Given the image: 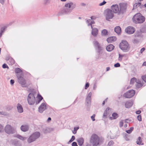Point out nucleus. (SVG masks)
I'll return each mask as SVG.
<instances>
[{"label": "nucleus", "mask_w": 146, "mask_h": 146, "mask_svg": "<svg viewBox=\"0 0 146 146\" xmlns=\"http://www.w3.org/2000/svg\"><path fill=\"white\" fill-rule=\"evenodd\" d=\"M72 146H78L76 143L75 142H73L72 143Z\"/></svg>", "instance_id": "57"}, {"label": "nucleus", "mask_w": 146, "mask_h": 146, "mask_svg": "<svg viewBox=\"0 0 146 146\" xmlns=\"http://www.w3.org/2000/svg\"><path fill=\"white\" fill-rule=\"evenodd\" d=\"M10 84L11 85H13L14 83V80H11L10 81Z\"/></svg>", "instance_id": "58"}, {"label": "nucleus", "mask_w": 146, "mask_h": 146, "mask_svg": "<svg viewBox=\"0 0 146 146\" xmlns=\"http://www.w3.org/2000/svg\"><path fill=\"white\" fill-rule=\"evenodd\" d=\"M137 118L138 120L139 121H141L142 119L141 115H138L137 116Z\"/></svg>", "instance_id": "49"}, {"label": "nucleus", "mask_w": 146, "mask_h": 146, "mask_svg": "<svg viewBox=\"0 0 146 146\" xmlns=\"http://www.w3.org/2000/svg\"><path fill=\"white\" fill-rule=\"evenodd\" d=\"M141 111L140 110H138V111H136L135 112L137 114H140L141 113Z\"/></svg>", "instance_id": "61"}, {"label": "nucleus", "mask_w": 146, "mask_h": 146, "mask_svg": "<svg viewBox=\"0 0 146 146\" xmlns=\"http://www.w3.org/2000/svg\"><path fill=\"white\" fill-rule=\"evenodd\" d=\"M135 82L136 83V84H139L141 83V80H139V79H136Z\"/></svg>", "instance_id": "56"}, {"label": "nucleus", "mask_w": 146, "mask_h": 146, "mask_svg": "<svg viewBox=\"0 0 146 146\" xmlns=\"http://www.w3.org/2000/svg\"><path fill=\"white\" fill-rule=\"evenodd\" d=\"M92 94L91 92H89L88 94V95L86 98H91V97L92 96Z\"/></svg>", "instance_id": "53"}, {"label": "nucleus", "mask_w": 146, "mask_h": 146, "mask_svg": "<svg viewBox=\"0 0 146 146\" xmlns=\"http://www.w3.org/2000/svg\"><path fill=\"white\" fill-rule=\"evenodd\" d=\"M145 17L140 13H136L132 18L133 22L135 24L143 23L145 21Z\"/></svg>", "instance_id": "2"}, {"label": "nucleus", "mask_w": 146, "mask_h": 146, "mask_svg": "<svg viewBox=\"0 0 146 146\" xmlns=\"http://www.w3.org/2000/svg\"><path fill=\"white\" fill-rule=\"evenodd\" d=\"M114 46L112 44H110L106 48V49L107 51L110 52L112 51L114 48Z\"/></svg>", "instance_id": "22"}, {"label": "nucleus", "mask_w": 146, "mask_h": 146, "mask_svg": "<svg viewBox=\"0 0 146 146\" xmlns=\"http://www.w3.org/2000/svg\"><path fill=\"white\" fill-rule=\"evenodd\" d=\"M145 50L144 48H142L140 50V52L142 53Z\"/></svg>", "instance_id": "60"}, {"label": "nucleus", "mask_w": 146, "mask_h": 146, "mask_svg": "<svg viewBox=\"0 0 146 146\" xmlns=\"http://www.w3.org/2000/svg\"><path fill=\"white\" fill-rule=\"evenodd\" d=\"M27 100L29 105H32L34 104L35 101V99L33 94L30 93L29 94Z\"/></svg>", "instance_id": "9"}, {"label": "nucleus", "mask_w": 146, "mask_h": 146, "mask_svg": "<svg viewBox=\"0 0 146 146\" xmlns=\"http://www.w3.org/2000/svg\"><path fill=\"white\" fill-rule=\"evenodd\" d=\"M77 141L79 145L82 146L84 143V139L83 138H80L78 139Z\"/></svg>", "instance_id": "23"}, {"label": "nucleus", "mask_w": 146, "mask_h": 146, "mask_svg": "<svg viewBox=\"0 0 146 146\" xmlns=\"http://www.w3.org/2000/svg\"><path fill=\"white\" fill-rule=\"evenodd\" d=\"M133 129V127H131L130 128V129L125 131L128 133L130 134L132 131Z\"/></svg>", "instance_id": "38"}, {"label": "nucleus", "mask_w": 146, "mask_h": 146, "mask_svg": "<svg viewBox=\"0 0 146 146\" xmlns=\"http://www.w3.org/2000/svg\"><path fill=\"white\" fill-rule=\"evenodd\" d=\"M138 42H139V40L137 38H135L133 41V42L134 43H137Z\"/></svg>", "instance_id": "50"}, {"label": "nucleus", "mask_w": 146, "mask_h": 146, "mask_svg": "<svg viewBox=\"0 0 146 146\" xmlns=\"http://www.w3.org/2000/svg\"><path fill=\"white\" fill-rule=\"evenodd\" d=\"M125 32L127 34H131L133 33L135 31L134 28L132 27H128L125 29Z\"/></svg>", "instance_id": "14"}, {"label": "nucleus", "mask_w": 146, "mask_h": 146, "mask_svg": "<svg viewBox=\"0 0 146 146\" xmlns=\"http://www.w3.org/2000/svg\"><path fill=\"white\" fill-rule=\"evenodd\" d=\"M2 67L4 68H9V67H8L7 65L6 64H4L3 65Z\"/></svg>", "instance_id": "52"}, {"label": "nucleus", "mask_w": 146, "mask_h": 146, "mask_svg": "<svg viewBox=\"0 0 146 146\" xmlns=\"http://www.w3.org/2000/svg\"><path fill=\"white\" fill-rule=\"evenodd\" d=\"M123 120H121L119 123V126L120 127H121L123 126Z\"/></svg>", "instance_id": "44"}, {"label": "nucleus", "mask_w": 146, "mask_h": 146, "mask_svg": "<svg viewBox=\"0 0 146 146\" xmlns=\"http://www.w3.org/2000/svg\"><path fill=\"white\" fill-rule=\"evenodd\" d=\"M141 3H136L134 5L133 8L135 9L139 7H141Z\"/></svg>", "instance_id": "31"}, {"label": "nucleus", "mask_w": 146, "mask_h": 146, "mask_svg": "<svg viewBox=\"0 0 146 146\" xmlns=\"http://www.w3.org/2000/svg\"><path fill=\"white\" fill-rule=\"evenodd\" d=\"M23 76H21L18 74L17 75V80L18 82L21 85L22 87H26V86L25 85L26 83V80L23 77Z\"/></svg>", "instance_id": "8"}, {"label": "nucleus", "mask_w": 146, "mask_h": 146, "mask_svg": "<svg viewBox=\"0 0 146 146\" xmlns=\"http://www.w3.org/2000/svg\"><path fill=\"white\" fill-rule=\"evenodd\" d=\"M6 28V27H4L1 28L0 31V37H1L3 33L5 31Z\"/></svg>", "instance_id": "25"}, {"label": "nucleus", "mask_w": 146, "mask_h": 146, "mask_svg": "<svg viewBox=\"0 0 146 146\" xmlns=\"http://www.w3.org/2000/svg\"><path fill=\"white\" fill-rule=\"evenodd\" d=\"M112 116L114 119H116L118 117V115L116 113H112Z\"/></svg>", "instance_id": "34"}, {"label": "nucleus", "mask_w": 146, "mask_h": 146, "mask_svg": "<svg viewBox=\"0 0 146 146\" xmlns=\"http://www.w3.org/2000/svg\"><path fill=\"white\" fill-rule=\"evenodd\" d=\"M142 139L140 137H139L137 139L136 143L138 145H143V143H142Z\"/></svg>", "instance_id": "24"}, {"label": "nucleus", "mask_w": 146, "mask_h": 146, "mask_svg": "<svg viewBox=\"0 0 146 146\" xmlns=\"http://www.w3.org/2000/svg\"><path fill=\"white\" fill-rule=\"evenodd\" d=\"M110 108H108L105 110L103 114V117H104V118L106 117L107 115V112L110 110Z\"/></svg>", "instance_id": "30"}, {"label": "nucleus", "mask_w": 146, "mask_h": 146, "mask_svg": "<svg viewBox=\"0 0 146 146\" xmlns=\"http://www.w3.org/2000/svg\"><path fill=\"white\" fill-rule=\"evenodd\" d=\"M0 114L3 115H8L7 112L5 111L0 112Z\"/></svg>", "instance_id": "45"}, {"label": "nucleus", "mask_w": 146, "mask_h": 146, "mask_svg": "<svg viewBox=\"0 0 146 146\" xmlns=\"http://www.w3.org/2000/svg\"><path fill=\"white\" fill-rule=\"evenodd\" d=\"M114 31L116 33L119 34L121 31V28L119 26H117L115 27Z\"/></svg>", "instance_id": "26"}, {"label": "nucleus", "mask_w": 146, "mask_h": 146, "mask_svg": "<svg viewBox=\"0 0 146 146\" xmlns=\"http://www.w3.org/2000/svg\"><path fill=\"white\" fill-rule=\"evenodd\" d=\"M114 66L115 67H119L120 66V64L119 63H117L114 64Z\"/></svg>", "instance_id": "54"}, {"label": "nucleus", "mask_w": 146, "mask_h": 146, "mask_svg": "<svg viewBox=\"0 0 146 146\" xmlns=\"http://www.w3.org/2000/svg\"><path fill=\"white\" fill-rule=\"evenodd\" d=\"M91 98H86V105L88 107H90V105Z\"/></svg>", "instance_id": "27"}, {"label": "nucleus", "mask_w": 146, "mask_h": 146, "mask_svg": "<svg viewBox=\"0 0 146 146\" xmlns=\"http://www.w3.org/2000/svg\"><path fill=\"white\" fill-rule=\"evenodd\" d=\"M40 133L39 132H35L30 135L27 140V141L29 143H30L35 141L40 137Z\"/></svg>", "instance_id": "4"}, {"label": "nucleus", "mask_w": 146, "mask_h": 146, "mask_svg": "<svg viewBox=\"0 0 146 146\" xmlns=\"http://www.w3.org/2000/svg\"><path fill=\"white\" fill-rule=\"evenodd\" d=\"M108 31L106 29H103L102 30L101 33L102 35L106 36L107 35Z\"/></svg>", "instance_id": "32"}, {"label": "nucleus", "mask_w": 146, "mask_h": 146, "mask_svg": "<svg viewBox=\"0 0 146 146\" xmlns=\"http://www.w3.org/2000/svg\"><path fill=\"white\" fill-rule=\"evenodd\" d=\"M119 48L124 52H128L130 48L129 45L126 40H122L119 45Z\"/></svg>", "instance_id": "5"}, {"label": "nucleus", "mask_w": 146, "mask_h": 146, "mask_svg": "<svg viewBox=\"0 0 146 146\" xmlns=\"http://www.w3.org/2000/svg\"><path fill=\"white\" fill-rule=\"evenodd\" d=\"M16 137L17 138H19V139L22 141H24L26 139V137H23L19 135H16Z\"/></svg>", "instance_id": "29"}, {"label": "nucleus", "mask_w": 146, "mask_h": 146, "mask_svg": "<svg viewBox=\"0 0 146 146\" xmlns=\"http://www.w3.org/2000/svg\"><path fill=\"white\" fill-rule=\"evenodd\" d=\"M21 130L24 132L27 131L29 129V126L27 125H22L21 127Z\"/></svg>", "instance_id": "20"}, {"label": "nucleus", "mask_w": 146, "mask_h": 146, "mask_svg": "<svg viewBox=\"0 0 146 146\" xmlns=\"http://www.w3.org/2000/svg\"><path fill=\"white\" fill-rule=\"evenodd\" d=\"M136 81V78H131L130 80V84H133Z\"/></svg>", "instance_id": "37"}, {"label": "nucleus", "mask_w": 146, "mask_h": 146, "mask_svg": "<svg viewBox=\"0 0 146 146\" xmlns=\"http://www.w3.org/2000/svg\"><path fill=\"white\" fill-rule=\"evenodd\" d=\"M104 139L100 138L96 134H92L90 139V143L93 146H97L102 143Z\"/></svg>", "instance_id": "1"}, {"label": "nucleus", "mask_w": 146, "mask_h": 146, "mask_svg": "<svg viewBox=\"0 0 146 146\" xmlns=\"http://www.w3.org/2000/svg\"><path fill=\"white\" fill-rule=\"evenodd\" d=\"M135 91L133 90H130L124 94V96L126 98H130L134 96Z\"/></svg>", "instance_id": "11"}, {"label": "nucleus", "mask_w": 146, "mask_h": 146, "mask_svg": "<svg viewBox=\"0 0 146 146\" xmlns=\"http://www.w3.org/2000/svg\"><path fill=\"white\" fill-rule=\"evenodd\" d=\"M133 105V102L132 101H129L126 102L125 104V107L126 108H129Z\"/></svg>", "instance_id": "19"}, {"label": "nucleus", "mask_w": 146, "mask_h": 146, "mask_svg": "<svg viewBox=\"0 0 146 146\" xmlns=\"http://www.w3.org/2000/svg\"><path fill=\"white\" fill-rule=\"evenodd\" d=\"M111 9L112 11L114 13H117L118 14H119V9L118 5L117 4L113 5L111 6Z\"/></svg>", "instance_id": "13"}, {"label": "nucleus", "mask_w": 146, "mask_h": 146, "mask_svg": "<svg viewBox=\"0 0 146 146\" xmlns=\"http://www.w3.org/2000/svg\"><path fill=\"white\" fill-rule=\"evenodd\" d=\"M104 14L107 20L111 19L114 16L112 10L109 9L106 10L104 11Z\"/></svg>", "instance_id": "7"}, {"label": "nucleus", "mask_w": 146, "mask_h": 146, "mask_svg": "<svg viewBox=\"0 0 146 146\" xmlns=\"http://www.w3.org/2000/svg\"><path fill=\"white\" fill-rule=\"evenodd\" d=\"M9 61L11 62V64H13L15 63V61L12 58H9Z\"/></svg>", "instance_id": "43"}, {"label": "nucleus", "mask_w": 146, "mask_h": 146, "mask_svg": "<svg viewBox=\"0 0 146 146\" xmlns=\"http://www.w3.org/2000/svg\"><path fill=\"white\" fill-rule=\"evenodd\" d=\"M51 129H52V128H49L48 127L46 128L45 129H43L42 131L44 133H47L49 131V130H50V131Z\"/></svg>", "instance_id": "35"}, {"label": "nucleus", "mask_w": 146, "mask_h": 146, "mask_svg": "<svg viewBox=\"0 0 146 146\" xmlns=\"http://www.w3.org/2000/svg\"><path fill=\"white\" fill-rule=\"evenodd\" d=\"M76 4L72 2L66 3L64 6V11L66 14H69L76 7Z\"/></svg>", "instance_id": "3"}, {"label": "nucleus", "mask_w": 146, "mask_h": 146, "mask_svg": "<svg viewBox=\"0 0 146 146\" xmlns=\"http://www.w3.org/2000/svg\"><path fill=\"white\" fill-rule=\"evenodd\" d=\"M37 98L38 99L40 100H42L43 99V97L39 94H38L37 95Z\"/></svg>", "instance_id": "47"}, {"label": "nucleus", "mask_w": 146, "mask_h": 146, "mask_svg": "<svg viewBox=\"0 0 146 146\" xmlns=\"http://www.w3.org/2000/svg\"><path fill=\"white\" fill-rule=\"evenodd\" d=\"M89 84L88 83H87L86 84L85 88V89H86L89 87Z\"/></svg>", "instance_id": "55"}, {"label": "nucleus", "mask_w": 146, "mask_h": 146, "mask_svg": "<svg viewBox=\"0 0 146 146\" xmlns=\"http://www.w3.org/2000/svg\"><path fill=\"white\" fill-rule=\"evenodd\" d=\"M142 80L146 83V75L142 76L141 77Z\"/></svg>", "instance_id": "48"}, {"label": "nucleus", "mask_w": 146, "mask_h": 146, "mask_svg": "<svg viewBox=\"0 0 146 146\" xmlns=\"http://www.w3.org/2000/svg\"><path fill=\"white\" fill-rule=\"evenodd\" d=\"M143 84L142 83L135 84L136 88H141L143 86Z\"/></svg>", "instance_id": "39"}, {"label": "nucleus", "mask_w": 146, "mask_h": 146, "mask_svg": "<svg viewBox=\"0 0 146 146\" xmlns=\"http://www.w3.org/2000/svg\"><path fill=\"white\" fill-rule=\"evenodd\" d=\"M91 29H92V34L94 36H97L98 33V30L96 28H93L92 26H91Z\"/></svg>", "instance_id": "16"}, {"label": "nucleus", "mask_w": 146, "mask_h": 146, "mask_svg": "<svg viewBox=\"0 0 146 146\" xmlns=\"http://www.w3.org/2000/svg\"><path fill=\"white\" fill-rule=\"evenodd\" d=\"M4 131L3 126L0 124V133H2Z\"/></svg>", "instance_id": "40"}, {"label": "nucleus", "mask_w": 146, "mask_h": 146, "mask_svg": "<svg viewBox=\"0 0 146 146\" xmlns=\"http://www.w3.org/2000/svg\"><path fill=\"white\" fill-rule=\"evenodd\" d=\"M116 38L115 36L110 37L107 39V41L108 43H112L116 40Z\"/></svg>", "instance_id": "17"}, {"label": "nucleus", "mask_w": 146, "mask_h": 146, "mask_svg": "<svg viewBox=\"0 0 146 146\" xmlns=\"http://www.w3.org/2000/svg\"><path fill=\"white\" fill-rule=\"evenodd\" d=\"M106 3V1H104L100 3L99 4V5L100 6L103 5L105 4Z\"/></svg>", "instance_id": "51"}, {"label": "nucleus", "mask_w": 146, "mask_h": 146, "mask_svg": "<svg viewBox=\"0 0 146 146\" xmlns=\"http://www.w3.org/2000/svg\"><path fill=\"white\" fill-rule=\"evenodd\" d=\"M75 139V137L74 136H72V137L69 140V141L68 142V143L69 144L70 143L72 142V141H73Z\"/></svg>", "instance_id": "41"}, {"label": "nucleus", "mask_w": 146, "mask_h": 146, "mask_svg": "<svg viewBox=\"0 0 146 146\" xmlns=\"http://www.w3.org/2000/svg\"><path fill=\"white\" fill-rule=\"evenodd\" d=\"M95 116V115H94L91 116V118L92 119L93 121H94L95 120L94 118Z\"/></svg>", "instance_id": "59"}, {"label": "nucleus", "mask_w": 146, "mask_h": 146, "mask_svg": "<svg viewBox=\"0 0 146 146\" xmlns=\"http://www.w3.org/2000/svg\"><path fill=\"white\" fill-rule=\"evenodd\" d=\"M5 0H0V2L2 4H3L4 3V1H5Z\"/></svg>", "instance_id": "63"}, {"label": "nucleus", "mask_w": 146, "mask_h": 146, "mask_svg": "<svg viewBox=\"0 0 146 146\" xmlns=\"http://www.w3.org/2000/svg\"><path fill=\"white\" fill-rule=\"evenodd\" d=\"M41 100H38H38H36V104H39Z\"/></svg>", "instance_id": "62"}, {"label": "nucleus", "mask_w": 146, "mask_h": 146, "mask_svg": "<svg viewBox=\"0 0 146 146\" xmlns=\"http://www.w3.org/2000/svg\"><path fill=\"white\" fill-rule=\"evenodd\" d=\"M86 23H88V26H89L90 25L92 26V24H94V21L91 20V19H88L86 21Z\"/></svg>", "instance_id": "28"}, {"label": "nucleus", "mask_w": 146, "mask_h": 146, "mask_svg": "<svg viewBox=\"0 0 146 146\" xmlns=\"http://www.w3.org/2000/svg\"><path fill=\"white\" fill-rule=\"evenodd\" d=\"M124 56V55L123 54H119V58L118 60L119 61H121L123 57Z\"/></svg>", "instance_id": "36"}, {"label": "nucleus", "mask_w": 146, "mask_h": 146, "mask_svg": "<svg viewBox=\"0 0 146 146\" xmlns=\"http://www.w3.org/2000/svg\"><path fill=\"white\" fill-rule=\"evenodd\" d=\"M94 46L98 48V52L100 53V51L102 49V48L101 47L100 44H99L98 42L96 41H95L94 42Z\"/></svg>", "instance_id": "15"}, {"label": "nucleus", "mask_w": 146, "mask_h": 146, "mask_svg": "<svg viewBox=\"0 0 146 146\" xmlns=\"http://www.w3.org/2000/svg\"><path fill=\"white\" fill-rule=\"evenodd\" d=\"M143 66H146V61L145 62H143Z\"/></svg>", "instance_id": "64"}, {"label": "nucleus", "mask_w": 146, "mask_h": 146, "mask_svg": "<svg viewBox=\"0 0 146 146\" xmlns=\"http://www.w3.org/2000/svg\"><path fill=\"white\" fill-rule=\"evenodd\" d=\"M17 109L18 112L21 113L23 112V109L22 106L19 104H18L17 105Z\"/></svg>", "instance_id": "21"}, {"label": "nucleus", "mask_w": 146, "mask_h": 146, "mask_svg": "<svg viewBox=\"0 0 146 146\" xmlns=\"http://www.w3.org/2000/svg\"><path fill=\"white\" fill-rule=\"evenodd\" d=\"M113 142L112 141H109L108 144V146H111L113 144Z\"/></svg>", "instance_id": "46"}, {"label": "nucleus", "mask_w": 146, "mask_h": 146, "mask_svg": "<svg viewBox=\"0 0 146 146\" xmlns=\"http://www.w3.org/2000/svg\"><path fill=\"white\" fill-rule=\"evenodd\" d=\"M119 14H123L126 11L127 4L125 3H120L119 4Z\"/></svg>", "instance_id": "10"}, {"label": "nucleus", "mask_w": 146, "mask_h": 146, "mask_svg": "<svg viewBox=\"0 0 146 146\" xmlns=\"http://www.w3.org/2000/svg\"><path fill=\"white\" fill-rule=\"evenodd\" d=\"M47 108V104L45 102L42 103L38 108V111L42 113Z\"/></svg>", "instance_id": "12"}, {"label": "nucleus", "mask_w": 146, "mask_h": 146, "mask_svg": "<svg viewBox=\"0 0 146 146\" xmlns=\"http://www.w3.org/2000/svg\"><path fill=\"white\" fill-rule=\"evenodd\" d=\"M78 127H75L74 128V131H72V133L75 134L76 133L78 129Z\"/></svg>", "instance_id": "42"}, {"label": "nucleus", "mask_w": 146, "mask_h": 146, "mask_svg": "<svg viewBox=\"0 0 146 146\" xmlns=\"http://www.w3.org/2000/svg\"><path fill=\"white\" fill-rule=\"evenodd\" d=\"M14 145L15 146H21L22 143L20 141H17L15 142Z\"/></svg>", "instance_id": "33"}, {"label": "nucleus", "mask_w": 146, "mask_h": 146, "mask_svg": "<svg viewBox=\"0 0 146 146\" xmlns=\"http://www.w3.org/2000/svg\"><path fill=\"white\" fill-rule=\"evenodd\" d=\"M15 72L17 74V76L18 74L21 75V76H23V75L22 70L19 68H15Z\"/></svg>", "instance_id": "18"}, {"label": "nucleus", "mask_w": 146, "mask_h": 146, "mask_svg": "<svg viewBox=\"0 0 146 146\" xmlns=\"http://www.w3.org/2000/svg\"><path fill=\"white\" fill-rule=\"evenodd\" d=\"M4 130L7 134H13L15 133L16 132L15 128L9 124L5 126Z\"/></svg>", "instance_id": "6"}]
</instances>
